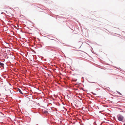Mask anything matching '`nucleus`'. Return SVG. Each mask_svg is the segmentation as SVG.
<instances>
[{"mask_svg": "<svg viewBox=\"0 0 125 125\" xmlns=\"http://www.w3.org/2000/svg\"><path fill=\"white\" fill-rule=\"evenodd\" d=\"M117 117L119 121L123 122H125L124 121H123L124 118V117L123 116L120 115H117Z\"/></svg>", "mask_w": 125, "mask_h": 125, "instance_id": "1", "label": "nucleus"}, {"mask_svg": "<svg viewBox=\"0 0 125 125\" xmlns=\"http://www.w3.org/2000/svg\"><path fill=\"white\" fill-rule=\"evenodd\" d=\"M4 65L3 63L0 62V67H1L4 68Z\"/></svg>", "mask_w": 125, "mask_h": 125, "instance_id": "2", "label": "nucleus"}, {"mask_svg": "<svg viewBox=\"0 0 125 125\" xmlns=\"http://www.w3.org/2000/svg\"><path fill=\"white\" fill-rule=\"evenodd\" d=\"M18 90L19 92V93L21 94H23L21 91V90L19 88H18Z\"/></svg>", "mask_w": 125, "mask_h": 125, "instance_id": "3", "label": "nucleus"}, {"mask_svg": "<svg viewBox=\"0 0 125 125\" xmlns=\"http://www.w3.org/2000/svg\"><path fill=\"white\" fill-rule=\"evenodd\" d=\"M4 55L5 58L8 59V56L7 55L6 53L4 54Z\"/></svg>", "mask_w": 125, "mask_h": 125, "instance_id": "4", "label": "nucleus"}, {"mask_svg": "<svg viewBox=\"0 0 125 125\" xmlns=\"http://www.w3.org/2000/svg\"><path fill=\"white\" fill-rule=\"evenodd\" d=\"M43 113L46 114H48V111L46 110H44L43 112Z\"/></svg>", "mask_w": 125, "mask_h": 125, "instance_id": "5", "label": "nucleus"}, {"mask_svg": "<svg viewBox=\"0 0 125 125\" xmlns=\"http://www.w3.org/2000/svg\"><path fill=\"white\" fill-rule=\"evenodd\" d=\"M50 48H51V47L47 46L45 48L47 50H49L50 49Z\"/></svg>", "mask_w": 125, "mask_h": 125, "instance_id": "6", "label": "nucleus"}, {"mask_svg": "<svg viewBox=\"0 0 125 125\" xmlns=\"http://www.w3.org/2000/svg\"><path fill=\"white\" fill-rule=\"evenodd\" d=\"M116 92L117 93H118L120 95H122V94H121L120 92H118V91H116Z\"/></svg>", "mask_w": 125, "mask_h": 125, "instance_id": "7", "label": "nucleus"}, {"mask_svg": "<svg viewBox=\"0 0 125 125\" xmlns=\"http://www.w3.org/2000/svg\"><path fill=\"white\" fill-rule=\"evenodd\" d=\"M91 94H93V95H96V94L94 93L93 92H91Z\"/></svg>", "mask_w": 125, "mask_h": 125, "instance_id": "8", "label": "nucleus"}, {"mask_svg": "<svg viewBox=\"0 0 125 125\" xmlns=\"http://www.w3.org/2000/svg\"><path fill=\"white\" fill-rule=\"evenodd\" d=\"M5 91H9L11 93V91H10V89H8V90H7L6 89H5Z\"/></svg>", "mask_w": 125, "mask_h": 125, "instance_id": "9", "label": "nucleus"}, {"mask_svg": "<svg viewBox=\"0 0 125 125\" xmlns=\"http://www.w3.org/2000/svg\"><path fill=\"white\" fill-rule=\"evenodd\" d=\"M77 80V79H75V81H76Z\"/></svg>", "mask_w": 125, "mask_h": 125, "instance_id": "10", "label": "nucleus"}, {"mask_svg": "<svg viewBox=\"0 0 125 125\" xmlns=\"http://www.w3.org/2000/svg\"><path fill=\"white\" fill-rule=\"evenodd\" d=\"M123 125H125V123Z\"/></svg>", "mask_w": 125, "mask_h": 125, "instance_id": "11", "label": "nucleus"}, {"mask_svg": "<svg viewBox=\"0 0 125 125\" xmlns=\"http://www.w3.org/2000/svg\"><path fill=\"white\" fill-rule=\"evenodd\" d=\"M82 78H83V77H82Z\"/></svg>", "mask_w": 125, "mask_h": 125, "instance_id": "12", "label": "nucleus"}, {"mask_svg": "<svg viewBox=\"0 0 125 125\" xmlns=\"http://www.w3.org/2000/svg\"><path fill=\"white\" fill-rule=\"evenodd\" d=\"M9 84L10 85H11L10 83H9Z\"/></svg>", "mask_w": 125, "mask_h": 125, "instance_id": "13", "label": "nucleus"}, {"mask_svg": "<svg viewBox=\"0 0 125 125\" xmlns=\"http://www.w3.org/2000/svg\"><path fill=\"white\" fill-rule=\"evenodd\" d=\"M34 52L35 53H36V52H35L34 51Z\"/></svg>", "mask_w": 125, "mask_h": 125, "instance_id": "14", "label": "nucleus"}, {"mask_svg": "<svg viewBox=\"0 0 125 125\" xmlns=\"http://www.w3.org/2000/svg\"><path fill=\"white\" fill-rule=\"evenodd\" d=\"M62 44H64V43H62Z\"/></svg>", "mask_w": 125, "mask_h": 125, "instance_id": "15", "label": "nucleus"}]
</instances>
